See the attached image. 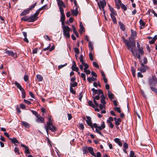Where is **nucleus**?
Wrapping results in <instances>:
<instances>
[{
    "mask_svg": "<svg viewBox=\"0 0 157 157\" xmlns=\"http://www.w3.org/2000/svg\"><path fill=\"white\" fill-rule=\"evenodd\" d=\"M123 42L127 46V49L130 50L133 56L136 57L137 56L139 59H140V54L137 53L136 49V42L133 41L131 42V44H130L128 40H126L124 37H122Z\"/></svg>",
    "mask_w": 157,
    "mask_h": 157,
    "instance_id": "obj_1",
    "label": "nucleus"
},
{
    "mask_svg": "<svg viewBox=\"0 0 157 157\" xmlns=\"http://www.w3.org/2000/svg\"><path fill=\"white\" fill-rule=\"evenodd\" d=\"M96 128L95 132L99 134L100 135L102 136V133L100 131L105 128V125L104 121H103L100 126H98L96 123L93 124V128Z\"/></svg>",
    "mask_w": 157,
    "mask_h": 157,
    "instance_id": "obj_2",
    "label": "nucleus"
},
{
    "mask_svg": "<svg viewBox=\"0 0 157 157\" xmlns=\"http://www.w3.org/2000/svg\"><path fill=\"white\" fill-rule=\"evenodd\" d=\"M45 128L47 133L49 130L52 132H56L57 130L56 128L55 127L53 126L52 124H49V123H47V124L45 125Z\"/></svg>",
    "mask_w": 157,
    "mask_h": 157,
    "instance_id": "obj_3",
    "label": "nucleus"
},
{
    "mask_svg": "<svg viewBox=\"0 0 157 157\" xmlns=\"http://www.w3.org/2000/svg\"><path fill=\"white\" fill-rule=\"evenodd\" d=\"M64 35L66 38H69L70 37V31L71 29L68 26H64L63 28Z\"/></svg>",
    "mask_w": 157,
    "mask_h": 157,
    "instance_id": "obj_4",
    "label": "nucleus"
},
{
    "mask_svg": "<svg viewBox=\"0 0 157 157\" xmlns=\"http://www.w3.org/2000/svg\"><path fill=\"white\" fill-rule=\"evenodd\" d=\"M131 36L129 37V40H128L130 44H131V42L132 41L135 42L134 39H136L137 37V33L136 31L133 29H131Z\"/></svg>",
    "mask_w": 157,
    "mask_h": 157,
    "instance_id": "obj_5",
    "label": "nucleus"
},
{
    "mask_svg": "<svg viewBox=\"0 0 157 157\" xmlns=\"http://www.w3.org/2000/svg\"><path fill=\"white\" fill-rule=\"evenodd\" d=\"M157 78L154 76L153 75L151 78H150L149 80V85L150 87L155 86V82H156Z\"/></svg>",
    "mask_w": 157,
    "mask_h": 157,
    "instance_id": "obj_6",
    "label": "nucleus"
},
{
    "mask_svg": "<svg viewBox=\"0 0 157 157\" xmlns=\"http://www.w3.org/2000/svg\"><path fill=\"white\" fill-rule=\"evenodd\" d=\"M5 53L9 56L12 57L14 58H16L17 57L16 53L14 52L12 50H7V49L5 50Z\"/></svg>",
    "mask_w": 157,
    "mask_h": 157,
    "instance_id": "obj_7",
    "label": "nucleus"
},
{
    "mask_svg": "<svg viewBox=\"0 0 157 157\" xmlns=\"http://www.w3.org/2000/svg\"><path fill=\"white\" fill-rule=\"evenodd\" d=\"M56 1L57 2V4L59 7L60 11H61V10H63L62 7H63L64 8L66 7V6L64 2L62 1H61L60 0H56Z\"/></svg>",
    "mask_w": 157,
    "mask_h": 157,
    "instance_id": "obj_8",
    "label": "nucleus"
},
{
    "mask_svg": "<svg viewBox=\"0 0 157 157\" xmlns=\"http://www.w3.org/2000/svg\"><path fill=\"white\" fill-rule=\"evenodd\" d=\"M36 121L38 123H43L44 122V119L42 117H41L40 114H39L36 117Z\"/></svg>",
    "mask_w": 157,
    "mask_h": 157,
    "instance_id": "obj_9",
    "label": "nucleus"
},
{
    "mask_svg": "<svg viewBox=\"0 0 157 157\" xmlns=\"http://www.w3.org/2000/svg\"><path fill=\"white\" fill-rule=\"evenodd\" d=\"M98 4L99 9L100 10H101V9H104V7L106 6V3L105 1L104 0V1H100V3L98 2Z\"/></svg>",
    "mask_w": 157,
    "mask_h": 157,
    "instance_id": "obj_10",
    "label": "nucleus"
},
{
    "mask_svg": "<svg viewBox=\"0 0 157 157\" xmlns=\"http://www.w3.org/2000/svg\"><path fill=\"white\" fill-rule=\"evenodd\" d=\"M86 118L87 120H86V122L87 124L92 128L93 130V124L92 125V121H91V118L89 116H86Z\"/></svg>",
    "mask_w": 157,
    "mask_h": 157,
    "instance_id": "obj_11",
    "label": "nucleus"
},
{
    "mask_svg": "<svg viewBox=\"0 0 157 157\" xmlns=\"http://www.w3.org/2000/svg\"><path fill=\"white\" fill-rule=\"evenodd\" d=\"M147 67V66L144 65L143 63H141V66L139 68V70L141 72H144L147 70V69H148Z\"/></svg>",
    "mask_w": 157,
    "mask_h": 157,
    "instance_id": "obj_12",
    "label": "nucleus"
},
{
    "mask_svg": "<svg viewBox=\"0 0 157 157\" xmlns=\"http://www.w3.org/2000/svg\"><path fill=\"white\" fill-rule=\"evenodd\" d=\"M76 63L74 61L73 62V64L71 66V69L73 71L78 72L79 69L78 67L76 66Z\"/></svg>",
    "mask_w": 157,
    "mask_h": 157,
    "instance_id": "obj_13",
    "label": "nucleus"
},
{
    "mask_svg": "<svg viewBox=\"0 0 157 157\" xmlns=\"http://www.w3.org/2000/svg\"><path fill=\"white\" fill-rule=\"evenodd\" d=\"M47 5H45L43 6L42 7L40 8L34 14V15H36V17H37L38 15L40 13V11L43 10L44 9H46L47 8Z\"/></svg>",
    "mask_w": 157,
    "mask_h": 157,
    "instance_id": "obj_14",
    "label": "nucleus"
},
{
    "mask_svg": "<svg viewBox=\"0 0 157 157\" xmlns=\"http://www.w3.org/2000/svg\"><path fill=\"white\" fill-rule=\"evenodd\" d=\"M30 22H33L36 21L38 19V17L34 14L29 17Z\"/></svg>",
    "mask_w": 157,
    "mask_h": 157,
    "instance_id": "obj_15",
    "label": "nucleus"
},
{
    "mask_svg": "<svg viewBox=\"0 0 157 157\" xmlns=\"http://www.w3.org/2000/svg\"><path fill=\"white\" fill-rule=\"evenodd\" d=\"M71 11L72 14L76 16L78 14V12L77 7H76L75 9V10H71Z\"/></svg>",
    "mask_w": 157,
    "mask_h": 157,
    "instance_id": "obj_16",
    "label": "nucleus"
},
{
    "mask_svg": "<svg viewBox=\"0 0 157 157\" xmlns=\"http://www.w3.org/2000/svg\"><path fill=\"white\" fill-rule=\"evenodd\" d=\"M88 151L92 155L96 157V155L94 152L93 148L90 147H88Z\"/></svg>",
    "mask_w": 157,
    "mask_h": 157,
    "instance_id": "obj_17",
    "label": "nucleus"
},
{
    "mask_svg": "<svg viewBox=\"0 0 157 157\" xmlns=\"http://www.w3.org/2000/svg\"><path fill=\"white\" fill-rule=\"evenodd\" d=\"M19 90L21 91L22 93V97L23 98H25V91L24 90V89L21 86L19 88H18Z\"/></svg>",
    "mask_w": 157,
    "mask_h": 157,
    "instance_id": "obj_18",
    "label": "nucleus"
},
{
    "mask_svg": "<svg viewBox=\"0 0 157 157\" xmlns=\"http://www.w3.org/2000/svg\"><path fill=\"white\" fill-rule=\"evenodd\" d=\"M60 12L61 16L60 17L61 21H65V16L64 13V10H61Z\"/></svg>",
    "mask_w": 157,
    "mask_h": 157,
    "instance_id": "obj_19",
    "label": "nucleus"
},
{
    "mask_svg": "<svg viewBox=\"0 0 157 157\" xmlns=\"http://www.w3.org/2000/svg\"><path fill=\"white\" fill-rule=\"evenodd\" d=\"M30 10L28 8L24 10L21 13V16H24L28 14Z\"/></svg>",
    "mask_w": 157,
    "mask_h": 157,
    "instance_id": "obj_20",
    "label": "nucleus"
},
{
    "mask_svg": "<svg viewBox=\"0 0 157 157\" xmlns=\"http://www.w3.org/2000/svg\"><path fill=\"white\" fill-rule=\"evenodd\" d=\"M114 141L119 146H122V143L120 141V139H119L118 138H115L114 139Z\"/></svg>",
    "mask_w": 157,
    "mask_h": 157,
    "instance_id": "obj_21",
    "label": "nucleus"
},
{
    "mask_svg": "<svg viewBox=\"0 0 157 157\" xmlns=\"http://www.w3.org/2000/svg\"><path fill=\"white\" fill-rule=\"evenodd\" d=\"M139 23H140V25L141 26L140 27V28L141 29H143L144 28V27L145 26V23L142 19H140V20Z\"/></svg>",
    "mask_w": 157,
    "mask_h": 157,
    "instance_id": "obj_22",
    "label": "nucleus"
},
{
    "mask_svg": "<svg viewBox=\"0 0 157 157\" xmlns=\"http://www.w3.org/2000/svg\"><path fill=\"white\" fill-rule=\"evenodd\" d=\"M80 29L79 30L80 33H82L83 31L84 27L82 22L80 23Z\"/></svg>",
    "mask_w": 157,
    "mask_h": 157,
    "instance_id": "obj_23",
    "label": "nucleus"
},
{
    "mask_svg": "<svg viewBox=\"0 0 157 157\" xmlns=\"http://www.w3.org/2000/svg\"><path fill=\"white\" fill-rule=\"evenodd\" d=\"M36 77L37 78V80L39 82L41 81L43 79L42 76L40 75H37Z\"/></svg>",
    "mask_w": 157,
    "mask_h": 157,
    "instance_id": "obj_24",
    "label": "nucleus"
},
{
    "mask_svg": "<svg viewBox=\"0 0 157 157\" xmlns=\"http://www.w3.org/2000/svg\"><path fill=\"white\" fill-rule=\"evenodd\" d=\"M105 97L104 94L102 95L101 97V102L103 104H106V102L105 101Z\"/></svg>",
    "mask_w": 157,
    "mask_h": 157,
    "instance_id": "obj_25",
    "label": "nucleus"
},
{
    "mask_svg": "<svg viewBox=\"0 0 157 157\" xmlns=\"http://www.w3.org/2000/svg\"><path fill=\"white\" fill-rule=\"evenodd\" d=\"M82 150L84 154H86L88 152V147L87 146L83 147L82 148Z\"/></svg>",
    "mask_w": 157,
    "mask_h": 157,
    "instance_id": "obj_26",
    "label": "nucleus"
},
{
    "mask_svg": "<svg viewBox=\"0 0 157 157\" xmlns=\"http://www.w3.org/2000/svg\"><path fill=\"white\" fill-rule=\"evenodd\" d=\"M87 79L89 83H91L92 81H94L96 80V78L93 77L92 78L88 77Z\"/></svg>",
    "mask_w": 157,
    "mask_h": 157,
    "instance_id": "obj_27",
    "label": "nucleus"
},
{
    "mask_svg": "<svg viewBox=\"0 0 157 157\" xmlns=\"http://www.w3.org/2000/svg\"><path fill=\"white\" fill-rule=\"evenodd\" d=\"M111 17L112 18V19L113 22L114 24H116L117 23V20L116 19V17H115V15H113L112 14H110Z\"/></svg>",
    "mask_w": 157,
    "mask_h": 157,
    "instance_id": "obj_28",
    "label": "nucleus"
},
{
    "mask_svg": "<svg viewBox=\"0 0 157 157\" xmlns=\"http://www.w3.org/2000/svg\"><path fill=\"white\" fill-rule=\"evenodd\" d=\"M30 19L29 17H28L27 16L23 17L21 19V20L23 21L30 22Z\"/></svg>",
    "mask_w": 157,
    "mask_h": 157,
    "instance_id": "obj_29",
    "label": "nucleus"
},
{
    "mask_svg": "<svg viewBox=\"0 0 157 157\" xmlns=\"http://www.w3.org/2000/svg\"><path fill=\"white\" fill-rule=\"evenodd\" d=\"M108 95L109 98L111 100L113 99V94L109 90L108 91Z\"/></svg>",
    "mask_w": 157,
    "mask_h": 157,
    "instance_id": "obj_30",
    "label": "nucleus"
},
{
    "mask_svg": "<svg viewBox=\"0 0 157 157\" xmlns=\"http://www.w3.org/2000/svg\"><path fill=\"white\" fill-rule=\"evenodd\" d=\"M119 23L121 29L123 31H124L125 29L124 25L120 21L119 22Z\"/></svg>",
    "mask_w": 157,
    "mask_h": 157,
    "instance_id": "obj_31",
    "label": "nucleus"
},
{
    "mask_svg": "<svg viewBox=\"0 0 157 157\" xmlns=\"http://www.w3.org/2000/svg\"><path fill=\"white\" fill-rule=\"evenodd\" d=\"M78 83L77 82H74L70 83V87L73 88L76 87L77 86Z\"/></svg>",
    "mask_w": 157,
    "mask_h": 157,
    "instance_id": "obj_32",
    "label": "nucleus"
},
{
    "mask_svg": "<svg viewBox=\"0 0 157 157\" xmlns=\"http://www.w3.org/2000/svg\"><path fill=\"white\" fill-rule=\"evenodd\" d=\"M10 140H11L12 143L13 144L18 143L19 142L17 140L16 138H13V139L9 138Z\"/></svg>",
    "mask_w": 157,
    "mask_h": 157,
    "instance_id": "obj_33",
    "label": "nucleus"
},
{
    "mask_svg": "<svg viewBox=\"0 0 157 157\" xmlns=\"http://www.w3.org/2000/svg\"><path fill=\"white\" fill-rule=\"evenodd\" d=\"M155 86L150 87V88L151 90L155 93L157 95V89L154 87Z\"/></svg>",
    "mask_w": 157,
    "mask_h": 157,
    "instance_id": "obj_34",
    "label": "nucleus"
},
{
    "mask_svg": "<svg viewBox=\"0 0 157 157\" xmlns=\"http://www.w3.org/2000/svg\"><path fill=\"white\" fill-rule=\"evenodd\" d=\"M88 105H89L91 107H92L93 108H94L95 107V105L93 103L92 101H88Z\"/></svg>",
    "mask_w": 157,
    "mask_h": 157,
    "instance_id": "obj_35",
    "label": "nucleus"
},
{
    "mask_svg": "<svg viewBox=\"0 0 157 157\" xmlns=\"http://www.w3.org/2000/svg\"><path fill=\"white\" fill-rule=\"evenodd\" d=\"M21 123L25 127H27L29 126V123L26 122L22 121L21 122Z\"/></svg>",
    "mask_w": 157,
    "mask_h": 157,
    "instance_id": "obj_36",
    "label": "nucleus"
},
{
    "mask_svg": "<svg viewBox=\"0 0 157 157\" xmlns=\"http://www.w3.org/2000/svg\"><path fill=\"white\" fill-rule=\"evenodd\" d=\"M89 56L90 60L93 61V56L92 54V51H90L89 54Z\"/></svg>",
    "mask_w": 157,
    "mask_h": 157,
    "instance_id": "obj_37",
    "label": "nucleus"
},
{
    "mask_svg": "<svg viewBox=\"0 0 157 157\" xmlns=\"http://www.w3.org/2000/svg\"><path fill=\"white\" fill-rule=\"evenodd\" d=\"M121 122V120L120 118L117 119V120L115 121V124L117 126L119 125L120 122Z\"/></svg>",
    "mask_w": 157,
    "mask_h": 157,
    "instance_id": "obj_38",
    "label": "nucleus"
},
{
    "mask_svg": "<svg viewBox=\"0 0 157 157\" xmlns=\"http://www.w3.org/2000/svg\"><path fill=\"white\" fill-rule=\"evenodd\" d=\"M135 154L133 151H130V153L129 154V157H136V156L134 155Z\"/></svg>",
    "mask_w": 157,
    "mask_h": 157,
    "instance_id": "obj_39",
    "label": "nucleus"
},
{
    "mask_svg": "<svg viewBox=\"0 0 157 157\" xmlns=\"http://www.w3.org/2000/svg\"><path fill=\"white\" fill-rule=\"evenodd\" d=\"M36 2H35V3H34V4H33L29 8H28V9L30 10V11L31 10H32V9H33V8H34L35 7V6L36 4Z\"/></svg>",
    "mask_w": 157,
    "mask_h": 157,
    "instance_id": "obj_40",
    "label": "nucleus"
},
{
    "mask_svg": "<svg viewBox=\"0 0 157 157\" xmlns=\"http://www.w3.org/2000/svg\"><path fill=\"white\" fill-rule=\"evenodd\" d=\"M92 90L93 92V95H95V94H98V90H95L94 88H93L92 89Z\"/></svg>",
    "mask_w": 157,
    "mask_h": 157,
    "instance_id": "obj_41",
    "label": "nucleus"
},
{
    "mask_svg": "<svg viewBox=\"0 0 157 157\" xmlns=\"http://www.w3.org/2000/svg\"><path fill=\"white\" fill-rule=\"evenodd\" d=\"M131 70H132V75L134 77H135L136 76L135 75L136 70L133 67H132Z\"/></svg>",
    "mask_w": 157,
    "mask_h": 157,
    "instance_id": "obj_42",
    "label": "nucleus"
},
{
    "mask_svg": "<svg viewBox=\"0 0 157 157\" xmlns=\"http://www.w3.org/2000/svg\"><path fill=\"white\" fill-rule=\"evenodd\" d=\"M138 50L139 52L142 55L144 54V51H143V49L142 47L138 48Z\"/></svg>",
    "mask_w": 157,
    "mask_h": 157,
    "instance_id": "obj_43",
    "label": "nucleus"
},
{
    "mask_svg": "<svg viewBox=\"0 0 157 157\" xmlns=\"http://www.w3.org/2000/svg\"><path fill=\"white\" fill-rule=\"evenodd\" d=\"M80 61L81 62L82 64H83L84 62L83 59V56L82 55H81L80 56Z\"/></svg>",
    "mask_w": 157,
    "mask_h": 157,
    "instance_id": "obj_44",
    "label": "nucleus"
},
{
    "mask_svg": "<svg viewBox=\"0 0 157 157\" xmlns=\"http://www.w3.org/2000/svg\"><path fill=\"white\" fill-rule=\"evenodd\" d=\"M67 63H66L64 64L59 65L58 67V69H61L63 68V67H64L65 66H66L67 65Z\"/></svg>",
    "mask_w": 157,
    "mask_h": 157,
    "instance_id": "obj_45",
    "label": "nucleus"
},
{
    "mask_svg": "<svg viewBox=\"0 0 157 157\" xmlns=\"http://www.w3.org/2000/svg\"><path fill=\"white\" fill-rule=\"evenodd\" d=\"M14 84L18 89L21 86V85L17 81L15 82Z\"/></svg>",
    "mask_w": 157,
    "mask_h": 157,
    "instance_id": "obj_46",
    "label": "nucleus"
},
{
    "mask_svg": "<svg viewBox=\"0 0 157 157\" xmlns=\"http://www.w3.org/2000/svg\"><path fill=\"white\" fill-rule=\"evenodd\" d=\"M114 110L117 111L119 113H120L121 112V109L120 108L118 107H115L114 108Z\"/></svg>",
    "mask_w": 157,
    "mask_h": 157,
    "instance_id": "obj_47",
    "label": "nucleus"
},
{
    "mask_svg": "<svg viewBox=\"0 0 157 157\" xmlns=\"http://www.w3.org/2000/svg\"><path fill=\"white\" fill-rule=\"evenodd\" d=\"M81 77L84 81L86 80V75L84 73H82L81 74Z\"/></svg>",
    "mask_w": 157,
    "mask_h": 157,
    "instance_id": "obj_48",
    "label": "nucleus"
},
{
    "mask_svg": "<svg viewBox=\"0 0 157 157\" xmlns=\"http://www.w3.org/2000/svg\"><path fill=\"white\" fill-rule=\"evenodd\" d=\"M70 92L73 94H75L76 92L74 90V89L73 88H72L71 87H70Z\"/></svg>",
    "mask_w": 157,
    "mask_h": 157,
    "instance_id": "obj_49",
    "label": "nucleus"
},
{
    "mask_svg": "<svg viewBox=\"0 0 157 157\" xmlns=\"http://www.w3.org/2000/svg\"><path fill=\"white\" fill-rule=\"evenodd\" d=\"M111 12V13L110 14H112L113 15H115V16H116L117 15V13L116 11L114 10V9L113 10H111L110 11Z\"/></svg>",
    "mask_w": 157,
    "mask_h": 157,
    "instance_id": "obj_50",
    "label": "nucleus"
},
{
    "mask_svg": "<svg viewBox=\"0 0 157 157\" xmlns=\"http://www.w3.org/2000/svg\"><path fill=\"white\" fill-rule=\"evenodd\" d=\"M121 8L122 9H123L124 11H125L127 10V7L124 4H122L121 5Z\"/></svg>",
    "mask_w": 157,
    "mask_h": 157,
    "instance_id": "obj_51",
    "label": "nucleus"
},
{
    "mask_svg": "<svg viewBox=\"0 0 157 157\" xmlns=\"http://www.w3.org/2000/svg\"><path fill=\"white\" fill-rule=\"evenodd\" d=\"M113 119L112 117H109V119L107 120V122L108 123L112 122V121H113Z\"/></svg>",
    "mask_w": 157,
    "mask_h": 157,
    "instance_id": "obj_52",
    "label": "nucleus"
},
{
    "mask_svg": "<svg viewBox=\"0 0 157 157\" xmlns=\"http://www.w3.org/2000/svg\"><path fill=\"white\" fill-rule=\"evenodd\" d=\"M93 64L94 67H96L98 68H99V65L96 62H93Z\"/></svg>",
    "mask_w": 157,
    "mask_h": 157,
    "instance_id": "obj_53",
    "label": "nucleus"
},
{
    "mask_svg": "<svg viewBox=\"0 0 157 157\" xmlns=\"http://www.w3.org/2000/svg\"><path fill=\"white\" fill-rule=\"evenodd\" d=\"M123 147L125 150L127 149L128 147V144L126 143H124L123 144Z\"/></svg>",
    "mask_w": 157,
    "mask_h": 157,
    "instance_id": "obj_54",
    "label": "nucleus"
},
{
    "mask_svg": "<svg viewBox=\"0 0 157 157\" xmlns=\"http://www.w3.org/2000/svg\"><path fill=\"white\" fill-rule=\"evenodd\" d=\"M75 52L77 54H78L79 53V50L78 49L75 47L74 49Z\"/></svg>",
    "mask_w": 157,
    "mask_h": 157,
    "instance_id": "obj_55",
    "label": "nucleus"
},
{
    "mask_svg": "<svg viewBox=\"0 0 157 157\" xmlns=\"http://www.w3.org/2000/svg\"><path fill=\"white\" fill-rule=\"evenodd\" d=\"M82 64L83 65V66L84 67V68L87 69L88 68L89 66L86 63L84 62L83 64Z\"/></svg>",
    "mask_w": 157,
    "mask_h": 157,
    "instance_id": "obj_56",
    "label": "nucleus"
},
{
    "mask_svg": "<svg viewBox=\"0 0 157 157\" xmlns=\"http://www.w3.org/2000/svg\"><path fill=\"white\" fill-rule=\"evenodd\" d=\"M31 112L33 114H34L36 116V117L39 115L38 113L35 111L32 110H31Z\"/></svg>",
    "mask_w": 157,
    "mask_h": 157,
    "instance_id": "obj_57",
    "label": "nucleus"
},
{
    "mask_svg": "<svg viewBox=\"0 0 157 157\" xmlns=\"http://www.w3.org/2000/svg\"><path fill=\"white\" fill-rule=\"evenodd\" d=\"M79 128L80 129L83 130L84 129V126L82 123H81L80 124Z\"/></svg>",
    "mask_w": 157,
    "mask_h": 157,
    "instance_id": "obj_58",
    "label": "nucleus"
},
{
    "mask_svg": "<svg viewBox=\"0 0 157 157\" xmlns=\"http://www.w3.org/2000/svg\"><path fill=\"white\" fill-rule=\"evenodd\" d=\"M14 151L15 153H17L18 154H19V149L17 147L14 148Z\"/></svg>",
    "mask_w": 157,
    "mask_h": 157,
    "instance_id": "obj_59",
    "label": "nucleus"
},
{
    "mask_svg": "<svg viewBox=\"0 0 157 157\" xmlns=\"http://www.w3.org/2000/svg\"><path fill=\"white\" fill-rule=\"evenodd\" d=\"M51 116H49L48 118V122H47V123H49V124H52V121L51 119Z\"/></svg>",
    "mask_w": 157,
    "mask_h": 157,
    "instance_id": "obj_60",
    "label": "nucleus"
},
{
    "mask_svg": "<svg viewBox=\"0 0 157 157\" xmlns=\"http://www.w3.org/2000/svg\"><path fill=\"white\" fill-rule=\"evenodd\" d=\"M72 28L73 30V31L75 34L77 33V31L76 28L74 25H72Z\"/></svg>",
    "mask_w": 157,
    "mask_h": 157,
    "instance_id": "obj_61",
    "label": "nucleus"
},
{
    "mask_svg": "<svg viewBox=\"0 0 157 157\" xmlns=\"http://www.w3.org/2000/svg\"><path fill=\"white\" fill-rule=\"evenodd\" d=\"M98 94H103V91L101 90H98Z\"/></svg>",
    "mask_w": 157,
    "mask_h": 157,
    "instance_id": "obj_62",
    "label": "nucleus"
},
{
    "mask_svg": "<svg viewBox=\"0 0 157 157\" xmlns=\"http://www.w3.org/2000/svg\"><path fill=\"white\" fill-rule=\"evenodd\" d=\"M24 79L25 81L27 82L28 79V76L26 75H25L24 76Z\"/></svg>",
    "mask_w": 157,
    "mask_h": 157,
    "instance_id": "obj_63",
    "label": "nucleus"
},
{
    "mask_svg": "<svg viewBox=\"0 0 157 157\" xmlns=\"http://www.w3.org/2000/svg\"><path fill=\"white\" fill-rule=\"evenodd\" d=\"M101 154L99 152H97L95 157H101Z\"/></svg>",
    "mask_w": 157,
    "mask_h": 157,
    "instance_id": "obj_64",
    "label": "nucleus"
}]
</instances>
